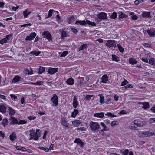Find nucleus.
<instances>
[{
  "instance_id": "17",
  "label": "nucleus",
  "mask_w": 155,
  "mask_h": 155,
  "mask_svg": "<svg viewBox=\"0 0 155 155\" xmlns=\"http://www.w3.org/2000/svg\"><path fill=\"white\" fill-rule=\"evenodd\" d=\"M74 80L73 78H70L67 80L66 83L67 84L72 85L74 84Z\"/></svg>"
},
{
  "instance_id": "9",
  "label": "nucleus",
  "mask_w": 155,
  "mask_h": 155,
  "mask_svg": "<svg viewBox=\"0 0 155 155\" xmlns=\"http://www.w3.org/2000/svg\"><path fill=\"white\" fill-rule=\"evenodd\" d=\"M98 18L101 19H105L107 18V14L104 12L100 13L98 15Z\"/></svg>"
},
{
  "instance_id": "2",
  "label": "nucleus",
  "mask_w": 155,
  "mask_h": 155,
  "mask_svg": "<svg viewBox=\"0 0 155 155\" xmlns=\"http://www.w3.org/2000/svg\"><path fill=\"white\" fill-rule=\"evenodd\" d=\"M90 126L91 129L94 131L97 130L100 127V126L97 122L93 121L90 122Z\"/></svg>"
},
{
  "instance_id": "58",
  "label": "nucleus",
  "mask_w": 155,
  "mask_h": 155,
  "mask_svg": "<svg viewBox=\"0 0 155 155\" xmlns=\"http://www.w3.org/2000/svg\"><path fill=\"white\" fill-rule=\"evenodd\" d=\"M150 123L155 122V118H150Z\"/></svg>"
},
{
  "instance_id": "38",
  "label": "nucleus",
  "mask_w": 155,
  "mask_h": 155,
  "mask_svg": "<svg viewBox=\"0 0 155 155\" xmlns=\"http://www.w3.org/2000/svg\"><path fill=\"white\" fill-rule=\"evenodd\" d=\"M99 96L100 97V103L101 104L104 103V97L101 94H99Z\"/></svg>"
},
{
  "instance_id": "23",
  "label": "nucleus",
  "mask_w": 155,
  "mask_h": 155,
  "mask_svg": "<svg viewBox=\"0 0 155 155\" xmlns=\"http://www.w3.org/2000/svg\"><path fill=\"white\" fill-rule=\"evenodd\" d=\"M129 63L130 64L134 65L137 63V61L135 59L130 58L129 59Z\"/></svg>"
},
{
  "instance_id": "36",
  "label": "nucleus",
  "mask_w": 155,
  "mask_h": 155,
  "mask_svg": "<svg viewBox=\"0 0 155 155\" xmlns=\"http://www.w3.org/2000/svg\"><path fill=\"white\" fill-rule=\"evenodd\" d=\"M37 148L40 150H44L46 152H48L49 151V149L48 148L44 147H38Z\"/></svg>"
},
{
  "instance_id": "46",
  "label": "nucleus",
  "mask_w": 155,
  "mask_h": 155,
  "mask_svg": "<svg viewBox=\"0 0 155 155\" xmlns=\"http://www.w3.org/2000/svg\"><path fill=\"white\" fill-rule=\"evenodd\" d=\"M134 124L138 126H140V125L139 120H134Z\"/></svg>"
},
{
  "instance_id": "1",
  "label": "nucleus",
  "mask_w": 155,
  "mask_h": 155,
  "mask_svg": "<svg viewBox=\"0 0 155 155\" xmlns=\"http://www.w3.org/2000/svg\"><path fill=\"white\" fill-rule=\"evenodd\" d=\"M30 137L29 140L34 139L35 140H37L40 136V130L39 129H37L35 133L33 129L30 130Z\"/></svg>"
},
{
  "instance_id": "12",
  "label": "nucleus",
  "mask_w": 155,
  "mask_h": 155,
  "mask_svg": "<svg viewBox=\"0 0 155 155\" xmlns=\"http://www.w3.org/2000/svg\"><path fill=\"white\" fill-rule=\"evenodd\" d=\"M24 73L25 75H31L33 73L32 70L31 68H27L25 70Z\"/></svg>"
},
{
  "instance_id": "64",
  "label": "nucleus",
  "mask_w": 155,
  "mask_h": 155,
  "mask_svg": "<svg viewBox=\"0 0 155 155\" xmlns=\"http://www.w3.org/2000/svg\"><path fill=\"white\" fill-rule=\"evenodd\" d=\"M117 121H113L111 123V125L112 126H114L115 125H117L116 124Z\"/></svg>"
},
{
  "instance_id": "47",
  "label": "nucleus",
  "mask_w": 155,
  "mask_h": 155,
  "mask_svg": "<svg viewBox=\"0 0 155 155\" xmlns=\"http://www.w3.org/2000/svg\"><path fill=\"white\" fill-rule=\"evenodd\" d=\"M28 9H27L25 11L23 12V15L24 17V18H26L27 17L28 15V12H27Z\"/></svg>"
},
{
  "instance_id": "8",
  "label": "nucleus",
  "mask_w": 155,
  "mask_h": 155,
  "mask_svg": "<svg viewBox=\"0 0 155 155\" xmlns=\"http://www.w3.org/2000/svg\"><path fill=\"white\" fill-rule=\"evenodd\" d=\"M61 124L64 126V127H67L69 125V124L67 123L65 118L63 117L61 119Z\"/></svg>"
},
{
  "instance_id": "44",
  "label": "nucleus",
  "mask_w": 155,
  "mask_h": 155,
  "mask_svg": "<svg viewBox=\"0 0 155 155\" xmlns=\"http://www.w3.org/2000/svg\"><path fill=\"white\" fill-rule=\"evenodd\" d=\"M117 17V14L115 12H114L112 14L110 17L112 18L115 19Z\"/></svg>"
},
{
  "instance_id": "39",
  "label": "nucleus",
  "mask_w": 155,
  "mask_h": 155,
  "mask_svg": "<svg viewBox=\"0 0 155 155\" xmlns=\"http://www.w3.org/2000/svg\"><path fill=\"white\" fill-rule=\"evenodd\" d=\"M43 83V82L41 81H37L36 83L31 82L30 84L33 85H41Z\"/></svg>"
},
{
  "instance_id": "22",
  "label": "nucleus",
  "mask_w": 155,
  "mask_h": 155,
  "mask_svg": "<svg viewBox=\"0 0 155 155\" xmlns=\"http://www.w3.org/2000/svg\"><path fill=\"white\" fill-rule=\"evenodd\" d=\"M140 136H141L143 137H147L148 136H149V131L142 132L140 134Z\"/></svg>"
},
{
  "instance_id": "61",
  "label": "nucleus",
  "mask_w": 155,
  "mask_h": 155,
  "mask_svg": "<svg viewBox=\"0 0 155 155\" xmlns=\"http://www.w3.org/2000/svg\"><path fill=\"white\" fill-rule=\"evenodd\" d=\"M4 3L3 2H0V8H3L4 5Z\"/></svg>"
},
{
  "instance_id": "51",
  "label": "nucleus",
  "mask_w": 155,
  "mask_h": 155,
  "mask_svg": "<svg viewBox=\"0 0 155 155\" xmlns=\"http://www.w3.org/2000/svg\"><path fill=\"white\" fill-rule=\"evenodd\" d=\"M149 136H151L153 135H155V130H153L152 131H149Z\"/></svg>"
},
{
  "instance_id": "62",
  "label": "nucleus",
  "mask_w": 155,
  "mask_h": 155,
  "mask_svg": "<svg viewBox=\"0 0 155 155\" xmlns=\"http://www.w3.org/2000/svg\"><path fill=\"white\" fill-rule=\"evenodd\" d=\"M12 99H14V100H15V99H17V97L16 96H15V95L11 94L10 95Z\"/></svg>"
},
{
  "instance_id": "27",
  "label": "nucleus",
  "mask_w": 155,
  "mask_h": 155,
  "mask_svg": "<svg viewBox=\"0 0 155 155\" xmlns=\"http://www.w3.org/2000/svg\"><path fill=\"white\" fill-rule=\"evenodd\" d=\"M45 68L43 67L40 66L38 71V74H40L44 72L45 71Z\"/></svg>"
},
{
  "instance_id": "41",
  "label": "nucleus",
  "mask_w": 155,
  "mask_h": 155,
  "mask_svg": "<svg viewBox=\"0 0 155 155\" xmlns=\"http://www.w3.org/2000/svg\"><path fill=\"white\" fill-rule=\"evenodd\" d=\"M67 37V33L66 32L64 31H62L61 32V37L62 39H64L65 37Z\"/></svg>"
},
{
  "instance_id": "24",
  "label": "nucleus",
  "mask_w": 155,
  "mask_h": 155,
  "mask_svg": "<svg viewBox=\"0 0 155 155\" xmlns=\"http://www.w3.org/2000/svg\"><path fill=\"white\" fill-rule=\"evenodd\" d=\"M104 114L103 112L95 113L94 114V116L99 118H102L104 117Z\"/></svg>"
},
{
  "instance_id": "20",
  "label": "nucleus",
  "mask_w": 155,
  "mask_h": 155,
  "mask_svg": "<svg viewBox=\"0 0 155 155\" xmlns=\"http://www.w3.org/2000/svg\"><path fill=\"white\" fill-rule=\"evenodd\" d=\"M9 137H10V139L12 141H14L16 139V134L14 132H13L10 135Z\"/></svg>"
},
{
  "instance_id": "34",
  "label": "nucleus",
  "mask_w": 155,
  "mask_h": 155,
  "mask_svg": "<svg viewBox=\"0 0 155 155\" xmlns=\"http://www.w3.org/2000/svg\"><path fill=\"white\" fill-rule=\"evenodd\" d=\"M87 44H83L79 47V51H80L81 50L85 49L87 48Z\"/></svg>"
},
{
  "instance_id": "31",
  "label": "nucleus",
  "mask_w": 155,
  "mask_h": 155,
  "mask_svg": "<svg viewBox=\"0 0 155 155\" xmlns=\"http://www.w3.org/2000/svg\"><path fill=\"white\" fill-rule=\"evenodd\" d=\"M143 107H142V108L144 109H146L149 107V105L148 103L147 102H143Z\"/></svg>"
},
{
  "instance_id": "56",
  "label": "nucleus",
  "mask_w": 155,
  "mask_h": 155,
  "mask_svg": "<svg viewBox=\"0 0 155 155\" xmlns=\"http://www.w3.org/2000/svg\"><path fill=\"white\" fill-rule=\"evenodd\" d=\"M119 18H123L125 17V15L123 13L121 12L119 13Z\"/></svg>"
},
{
  "instance_id": "18",
  "label": "nucleus",
  "mask_w": 155,
  "mask_h": 155,
  "mask_svg": "<svg viewBox=\"0 0 155 155\" xmlns=\"http://www.w3.org/2000/svg\"><path fill=\"white\" fill-rule=\"evenodd\" d=\"M101 80L103 83H106L108 80V76L106 74L103 75L101 78Z\"/></svg>"
},
{
  "instance_id": "16",
  "label": "nucleus",
  "mask_w": 155,
  "mask_h": 155,
  "mask_svg": "<svg viewBox=\"0 0 155 155\" xmlns=\"http://www.w3.org/2000/svg\"><path fill=\"white\" fill-rule=\"evenodd\" d=\"M14 147L18 150H20L22 152H25L27 151L26 149L24 147L14 145Z\"/></svg>"
},
{
  "instance_id": "33",
  "label": "nucleus",
  "mask_w": 155,
  "mask_h": 155,
  "mask_svg": "<svg viewBox=\"0 0 155 155\" xmlns=\"http://www.w3.org/2000/svg\"><path fill=\"white\" fill-rule=\"evenodd\" d=\"M68 54V52L67 51H64L63 52H60L59 53V54L61 57H65Z\"/></svg>"
},
{
  "instance_id": "7",
  "label": "nucleus",
  "mask_w": 155,
  "mask_h": 155,
  "mask_svg": "<svg viewBox=\"0 0 155 155\" xmlns=\"http://www.w3.org/2000/svg\"><path fill=\"white\" fill-rule=\"evenodd\" d=\"M36 35V34L35 33H31L30 34L29 36H27L26 37L25 40L26 41H31L35 38Z\"/></svg>"
},
{
  "instance_id": "6",
  "label": "nucleus",
  "mask_w": 155,
  "mask_h": 155,
  "mask_svg": "<svg viewBox=\"0 0 155 155\" xmlns=\"http://www.w3.org/2000/svg\"><path fill=\"white\" fill-rule=\"evenodd\" d=\"M116 44L115 42V41L109 40L107 42L106 45L109 47L116 46Z\"/></svg>"
},
{
  "instance_id": "63",
  "label": "nucleus",
  "mask_w": 155,
  "mask_h": 155,
  "mask_svg": "<svg viewBox=\"0 0 155 155\" xmlns=\"http://www.w3.org/2000/svg\"><path fill=\"white\" fill-rule=\"evenodd\" d=\"M11 37V35H7L6 36V38H6L7 39V41H8L10 39Z\"/></svg>"
},
{
  "instance_id": "15",
  "label": "nucleus",
  "mask_w": 155,
  "mask_h": 155,
  "mask_svg": "<svg viewBox=\"0 0 155 155\" xmlns=\"http://www.w3.org/2000/svg\"><path fill=\"white\" fill-rule=\"evenodd\" d=\"M142 16L143 17H147L149 18H151V17L150 15V12H144L143 13H142Z\"/></svg>"
},
{
  "instance_id": "48",
  "label": "nucleus",
  "mask_w": 155,
  "mask_h": 155,
  "mask_svg": "<svg viewBox=\"0 0 155 155\" xmlns=\"http://www.w3.org/2000/svg\"><path fill=\"white\" fill-rule=\"evenodd\" d=\"M112 57L113 60L115 61L116 62H118L119 61V60L117 59L118 58L116 56L112 55Z\"/></svg>"
},
{
  "instance_id": "40",
  "label": "nucleus",
  "mask_w": 155,
  "mask_h": 155,
  "mask_svg": "<svg viewBox=\"0 0 155 155\" xmlns=\"http://www.w3.org/2000/svg\"><path fill=\"white\" fill-rule=\"evenodd\" d=\"M78 110L77 109H74V111L72 113V116L73 117H75L77 114H78Z\"/></svg>"
},
{
  "instance_id": "59",
  "label": "nucleus",
  "mask_w": 155,
  "mask_h": 155,
  "mask_svg": "<svg viewBox=\"0 0 155 155\" xmlns=\"http://www.w3.org/2000/svg\"><path fill=\"white\" fill-rule=\"evenodd\" d=\"M142 61L146 63H148V60L146 58H142Z\"/></svg>"
},
{
  "instance_id": "55",
  "label": "nucleus",
  "mask_w": 155,
  "mask_h": 155,
  "mask_svg": "<svg viewBox=\"0 0 155 155\" xmlns=\"http://www.w3.org/2000/svg\"><path fill=\"white\" fill-rule=\"evenodd\" d=\"M26 121L23 120H20L18 123V124H23L26 123Z\"/></svg>"
},
{
  "instance_id": "26",
  "label": "nucleus",
  "mask_w": 155,
  "mask_h": 155,
  "mask_svg": "<svg viewBox=\"0 0 155 155\" xmlns=\"http://www.w3.org/2000/svg\"><path fill=\"white\" fill-rule=\"evenodd\" d=\"M73 124L75 127H78L81 124V122L78 120H75L72 122Z\"/></svg>"
},
{
  "instance_id": "13",
  "label": "nucleus",
  "mask_w": 155,
  "mask_h": 155,
  "mask_svg": "<svg viewBox=\"0 0 155 155\" xmlns=\"http://www.w3.org/2000/svg\"><path fill=\"white\" fill-rule=\"evenodd\" d=\"M10 124H16L18 123V120L13 117H11L10 119Z\"/></svg>"
},
{
  "instance_id": "4",
  "label": "nucleus",
  "mask_w": 155,
  "mask_h": 155,
  "mask_svg": "<svg viewBox=\"0 0 155 155\" xmlns=\"http://www.w3.org/2000/svg\"><path fill=\"white\" fill-rule=\"evenodd\" d=\"M51 101L53 103V106H57L58 104V99L57 96L54 94L51 99Z\"/></svg>"
},
{
  "instance_id": "10",
  "label": "nucleus",
  "mask_w": 155,
  "mask_h": 155,
  "mask_svg": "<svg viewBox=\"0 0 155 155\" xmlns=\"http://www.w3.org/2000/svg\"><path fill=\"white\" fill-rule=\"evenodd\" d=\"M78 104V103L77 100V97L76 96H74L73 99V106L74 108H76L77 107Z\"/></svg>"
},
{
  "instance_id": "21",
  "label": "nucleus",
  "mask_w": 155,
  "mask_h": 155,
  "mask_svg": "<svg viewBox=\"0 0 155 155\" xmlns=\"http://www.w3.org/2000/svg\"><path fill=\"white\" fill-rule=\"evenodd\" d=\"M20 80V78L18 76H15L12 80V83H16L17 82H19Z\"/></svg>"
},
{
  "instance_id": "52",
  "label": "nucleus",
  "mask_w": 155,
  "mask_h": 155,
  "mask_svg": "<svg viewBox=\"0 0 155 155\" xmlns=\"http://www.w3.org/2000/svg\"><path fill=\"white\" fill-rule=\"evenodd\" d=\"M129 152L128 150L127 149H126L124 151H123L122 153L124 155H127Z\"/></svg>"
},
{
  "instance_id": "30",
  "label": "nucleus",
  "mask_w": 155,
  "mask_h": 155,
  "mask_svg": "<svg viewBox=\"0 0 155 155\" xmlns=\"http://www.w3.org/2000/svg\"><path fill=\"white\" fill-rule=\"evenodd\" d=\"M149 63L152 65H155V59L153 58H150L149 60Z\"/></svg>"
},
{
  "instance_id": "45",
  "label": "nucleus",
  "mask_w": 155,
  "mask_h": 155,
  "mask_svg": "<svg viewBox=\"0 0 155 155\" xmlns=\"http://www.w3.org/2000/svg\"><path fill=\"white\" fill-rule=\"evenodd\" d=\"M7 39L5 38H3L0 40V43L2 45L7 43Z\"/></svg>"
},
{
  "instance_id": "60",
  "label": "nucleus",
  "mask_w": 155,
  "mask_h": 155,
  "mask_svg": "<svg viewBox=\"0 0 155 155\" xmlns=\"http://www.w3.org/2000/svg\"><path fill=\"white\" fill-rule=\"evenodd\" d=\"M109 130V128H108V127H107V126H106L105 127H104V129L102 130V131H108Z\"/></svg>"
},
{
  "instance_id": "35",
  "label": "nucleus",
  "mask_w": 155,
  "mask_h": 155,
  "mask_svg": "<svg viewBox=\"0 0 155 155\" xmlns=\"http://www.w3.org/2000/svg\"><path fill=\"white\" fill-rule=\"evenodd\" d=\"M75 20V18L74 16L72 15L69 18L68 23L71 24Z\"/></svg>"
},
{
  "instance_id": "50",
  "label": "nucleus",
  "mask_w": 155,
  "mask_h": 155,
  "mask_svg": "<svg viewBox=\"0 0 155 155\" xmlns=\"http://www.w3.org/2000/svg\"><path fill=\"white\" fill-rule=\"evenodd\" d=\"M133 87V86L131 85L130 84H129L124 87H123V88L124 89H127V88H131Z\"/></svg>"
},
{
  "instance_id": "53",
  "label": "nucleus",
  "mask_w": 155,
  "mask_h": 155,
  "mask_svg": "<svg viewBox=\"0 0 155 155\" xmlns=\"http://www.w3.org/2000/svg\"><path fill=\"white\" fill-rule=\"evenodd\" d=\"M128 81L126 80L125 79L122 83H121V86H124L127 84H128Z\"/></svg>"
},
{
  "instance_id": "32",
  "label": "nucleus",
  "mask_w": 155,
  "mask_h": 155,
  "mask_svg": "<svg viewBox=\"0 0 155 155\" xmlns=\"http://www.w3.org/2000/svg\"><path fill=\"white\" fill-rule=\"evenodd\" d=\"M87 24L90 25L92 26H96V24L94 22H91L90 21L88 20H86V24Z\"/></svg>"
},
{
  "instance_id": "57",
  "label": "nucleus",
  "mask_w": 155,
  "mask_h": 155,
  "mask_svg": "<svg viewBox=\"0 0 155 155\" xmlns=\"http://www.w3.org/2000/svg\"><path fill=\"white\" fill-rule=\"evenodd\" d=\"M118 96L117 94L114 95V99L115 101H117L118 100Z\"/></svg>"
},
{
  "instance_id": "28",
  "label": "nucleus",
  "mask_w": 155,
  "mask_h": 155,
  "mask_svg": "<svg viewBox=\"0 0 155 155\" xmlns=\"http://www.w3.org/2000/svg\"><path fill=\"white\" fill-rule=\"evenodd\" d=\"M54 12L58 13V12L57 11H55L53 10H50L48 12V16L47 17H46V18H48L51 16L52 15V14Z\"/></svg>"
},
{
  "instance_id": "19",
  "label": "nucleus",
  "mask_w": 155,
  "mask_h": 155,
  "mask_svg": "<svg viewBox=\"0 0 155 155\" xmlns=\"http://www.w3.org/2000/svg\"><path fill=\"white\" fill-rule=\"evenodd\" d=\"M147 32L150 37H153L155 36V31L154 30H148Z\"/></svg>"
},
{
  "instance_id": "11",
  "label": "nucleus",
  "mask_w": 155,
  "mask_h": 155,
  "mask_svg": "<svg viewBox=\"0 0 155 155\" xmlns=\"http://www.w3.org/2000/svg\"><path fill=\"white\" fill-rule=\"evenodd\" d=\"M76 24H80L81 25L84 26L86 24V20H77L75 22Z\"/></svg>"
},
{
  "instance_id": "42",
  "label": "nucleus",
  "mask_w": 155,
  "mask_h": 155,
  "mask_svg": "<svg viewBox=\"0 0 155 155\" xmlns=\"http://www.w3.org/2000/svg\"><path fill=\"white\" fill-rule=\"evenodd\" d=\"M8 123V120L6 119H4L3 120L2 122V124L5 126V125H7Z\"/></svg>"
},
{
  "instance_id": "25",
  "label": "nucleus",
  "mask_w": 155,
  "mask_h": 155,
  "mask_svg": "<svg viewBox=\"0 0 155 155\" xmlns=\"http://www.w3.org/2000/svg\"><path fill=\"white\" fill-rule=\"evenodd\" d=\"M8 110L10 115L12 116L15 113V110L9 107H8Z\"/></svg>"
},
{
  "instance_id": "37",
  "label": "nucleus",
  "mask_w": 155,
  "mask_h": 155,
  "mask_svg": "<svg viewBox=\"0 0 155 155\" xmlns=\"http://www.w3.org/2000/svg\"><path fill=\"white\" fill-rule=\"evenodd\" d=\"M41 53V51H34L31 52L30 53V54H31L32 55H35V56H38Z\"/></svg>"
},
{
  "instance_id": "5",
  "label": "nucleus",
  "mask_w": 155,
  "mask_h": 155,
  "mask_svg": "<svg viewBox=\"0 0 155 155\" xmlns=\"http://www.w3.org/2000/svg\"><path fill=\"white\" fill-rule=\"evenodd\" d=\"M58 68H54L50 67L48 70V72L50 74L52 75L58 72Z\"/></svg>"
},
{
  "instance_id": "14",
  "label": "nucleus",
  "mask_w": 155,
  "mask_h": 155,
  "mask_svg": "<svg viewBox=\"0 0 155 155\" xmlns=\"http://www.w3.org/2000/svg\"><path fill=\"white\" fill-rule=\"evenodd\" d=\"M74 142L78 143V144L80 145L81 147H83L84 145V144L81 140L79 138H76L74 141Z\"/></svg>"
},
{
  "instance_id": "54",
  "label": "nucleus",
  "mask_w": 155,
  "mask_h": 155,
  "mask_svg": "<svg viewBox=\"0 0 155 155\" xmlns=\"http://www.w3.org/2000/svg\"><path fill=\"white\" fill-rule=\"evenodd\" d=\"M92 96V95H87L86 96L85 99L87 100H90Z\"/></svg>"
},
{
  "instance_id": "29",
  "label": "nucleus",
  "mask_w": 155,
  "mask_h": 155,
  "mask_svg": "<svg viewBox=\"0 0 155 155\" xmlns=\"http://www.w3.org/2000/svg\"><path fill=\"white\" fill-rule=\"evenodd\" d=\"M6 111L5 107L3 105H0V112L5 113Z\"/></svg>"
},
{
  "instance_id": "43",
  "label": "nucleus",
  "mask_w": 155,
  "mask_h": 155,
  "mask_svg": "<svg viewBox=\"0 0 155 155\" xmlns=\"http://www.w3.org/2000/svg\"><path fill=\"white\" fill-rule=\"evenodd\" d=\"M117 46L119 51L121 52H123L124 51V49L122 46L120 44H118Z\"/></svg>"
},
{
  "instance_id": "49",
  "label": "nucleus",
  "mask_w": 155,
  "mask_h": 155,
  "mask_svg": "<svg viewBox=\"0 0 155 155\" xmlns=\"http://www.w3.org/2000/svg\"><path fill=\"white\" fill-rule=\"evenodd\" d=\"M105 115L110 116L112 117H115L116 116L114 115V114H113L111 112H109L107 114H105Z\"/></svg>"
},
{
  "instance_id": "3",
  "label": "nucleus",
  "mask_w": 155,
  "mask_h": 155,
  "mask_svg": "<svg viewBox=\"0 0 155 155\" xmlns=\"http://www.w3.org/2000/svg\"><path fill=\"white\" fill-rule=\"evenodd\" d=\"M42 35L43 38H46L49 41H51L52 40V38L51 34L48 31H44Z\"/></svg>"
}]
</instances>
